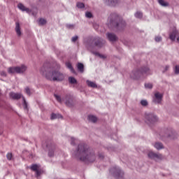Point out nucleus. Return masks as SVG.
<instances>
[{"label":"nucleus","mask_w":179,"mask_h":179,"mask_svg":"<svg viewBox=\"0 0 179 179\" xmlns=\"http://www.w3.org/2000/svg\"><path fill=\"white\" fill-rule=\"evenodd\" d=\"M73 156L85 163H93L96 160L94 152L89 149L87 145L84 143L78 145V150L73 153Z\"/></svg>","instance_id":"1"},{"label":"nucleus","mask_w":179,"mask_h":179,"mask_svg":"<svg viewBox=\"0 0 179 179\" xmlns=\"http://www.w3.org/2000/svg\"><path fill=\"white\" fill-rule=\"evenodd\" d=\"M40 72L43 76H44L48 80H53V82L57 81L60 82L61 80H64L65 78V76L58 71H54V69L43 66Z\"/></svg>","instance_id":"2"},{"label":"nucleus","mask_w":179,"mask_h":179,"mask_svg":"<svg viewBox=\"0 0 179 179\" xmlns=\"http://www.w3.org/2000/svg\"><path fill=\"white\" fill-rule=\"evenodd\" d=\"M127 26V23L122 20L118 14L116 13H113V27L117 29V30H124Z\"/></svg>","instance_id":"3"},{"label":"nucleus","mask_w":179,"mask_h":179,"mask_svg":"<svg viewBox=\"0 0 179 179\" xmlns=\"http://www.w3.org/2000/svg\"><path fill=\"white\" fill-rule=\"evenodd\" d=\"M152 72L149 67H143L140 70H134L130 73V77L131 79H138L141 78L142 75H150Z\"/></svg>","instance_id":"4"},{"label":"nucleus","mask_w":179,"mask_h":179,"mask_svg":"<svg viewBox=\"0 0 179 179\" xmlns=\"http://www.w3.org/2000/svg\"><path fill=\"white\" fill-rule=\"evenodd\" d=\"M27 71V66L22 64L20 66L10 67L8 69V73H24Z\"/></svg>","instance_id":"5"},{"label":"nucleus","mask_w":179,"mask_h":179,"mask_svg":"<svg viewBox=\"0 0 179 179\" xmlns=\"http://www.w3.org/2000/svg\"><path fill=\"white\" fill-rule=\"evenodd\" d=\"M145 121L148 125H153V124H155V122H157L159 121V117H157V115H156L155 113H145Z\"/></svg>","instance_id":"6"},{"label":"nucleus","mask_w":179,"mask_h":179,"mask_svg":"<svg viewBox=\"0 0 179 179\" xmlns=\"http://www.w3.org/2000/svg\"><path fill=\"white\" fill-rule=\"evenodd\" d=\"M113 177L116 179H124V171L120 167H113Z\"/></svg>","instance_id":"7"},{"label":"nucleus","mask_w":179,"mask_h":179,"mask_svg":"<svg viewBox=\"0 0 179 179\" xmlns=\"http://www.w3.org/2000/svg\"><path fill=\"white\" fill-rule=\"evenodd\" d=\"M166 138H170V139H176L177 133L171 128L166 129L165 130Z\"/></svg>","instance_id":"8"},{"label":"nucleus","mask_w":179,"mask_h":179,"mask_svg":"<svg viewBox=\"0 0 179 179\" xmlns=\"http://www.w3.org/2000/svg\"><path fill=\"white\" fill-rule=\"evenodd\" d=\"M162 100H163V94L159 92H156L152 99V102L155 103V104H160Z\"/></svg>","instance_id":"9"},{"label":"nucleus","mask_w":179,"mask_h":179,"mask_svg":"<svg viewBox=\"0 0 179 179\" xmlns=\"http://www.w3.org/2000/svg\"><path fill=\"white\" fill-rule=\"evenodd\" d=\"M169 38L171 41H176L177 38V42L179 43V31L177 29H173V31L169 34Z\"/></svg>","instance_id":"10"},{"label":"nucleus","mask_w":179,"mask_h":179,"mask_svg":"<svg viewBox=\"0 0 179 179\" xmlns=\"http://www.w3.org/2000/svg\"><path fill=\"white\" fill-rule=\"evenodd\" d=\"M148 156L150 159H152L153 160H160L163 159V155H162V154L155 153L154 152H150Z\"/></svg>","instance_id":"11"},{"label":"nucleus","mask_w":179,"mask_h":179,"mask_svg":"<svg viewBox=\"0 0 179 179\" xmlns=\"http://www.w3.org/2000/svg\"><path fill=\"white\" fill-rule=\"evenodd\" d=\"M31 169L33 171H36V177H38L41 175V171H40V165L34 164L31 166Z\"/></svg>","instance_id":"12"},{"label":"nucleus","mask_w":179,"mask_h":179,"mask_svg":"<svg viewBox=\"0 0 179 179\" xmlns=\"http://www.w3.org/2000/svg\"><path fill=\"white\" fill-rule=\"evenodd\" d=\"M9 96L13 100H19V99H22V94L15 92H10Z\"/></svg>","instance_id":"13"},{"label":"nucleus","mask_w":179,"mask_h":179,"mask_svg":"<svg viewBox=\"0 0 179 179\" xmlns=\"http://www.w3.org/2000/svg\"><path fill=\"white\" fill-rule=\"evenodd\" d=\"M106 41H104L101 38H95V45L96 47L101 48L104 45Z\"/></svg>","instance_id":"14"},{"label":"nucleus","mask_w":179,"mask_h":179,"mask_svg":"<svg viewBox=\"0 0 179 179\" xmlns=\"http://www.w3.org/2000/svg\"><path fill=\"white\" fill-rule=\"evenodd\" d=\"M17 8H20V10H22V12H26L27 13H31V10H30L28 8H26V6H24L22 3H18Z\"/></svg>","instance_id":"15"},{"label":"nucleus","mask_w":179,"mask_h":179,"mask_svg":"<svg viewBox=\"0 0 179 179\" xmlns=\"http://www.w3.org/2000/svg\"><path fill=\"white\" fill-rule=\"evenodd\" d=\"M153 146L155 148V149H157V150H162V149H164V145L160 142L155 143Z\"/></svg>","instance_id":"16"},{"label":"nucleus","mask_w":179,"mask_h":179,"mask_svg":"<svg viewBox=\"0 0 179 179\" xmlns=\"http://www.w3.org/2000/svg\"><path fill=\"white\" fill-rule=\"evenodd\" d=\"M15 31L18 37L22 36V31H20V24H19V22L15 23Z\"/></svg>","instance_id":"17"},{"label":"nucleus","mask_w":179,"mask_h":179,"mask_svg":"<svg viewBox=\"0 0 179 179\" xmlns=\"http://www.w3.org/2000/svg\"><path fill=\"white\" fill-rule=\"evenodd\" d=\"M86 83L88 87H92L93 89H96V87H97V84H96V83L92 82L91 80H87L86 81Z\"/></svg>","instance_id":"18"},{"label":"nucleus","mask_w":179,"mask_h":179,"mask_svg":"<svg viewBox=\"0 0 179 179\" xmlns=\"http://www.w3.org/2000/svg\"><path fill=\"white\" fill-rule=\"evenodd\" d=\"M158 3H159V5H161V6H163L164 8L169 6V3L165 1L164 0H158Z\"/></svg>","instance_id":"19"},{"label":"nucleus","mask_w":179,"mask_h":179,"mask_svg":"<svg viewBox=\"0 0 179 179\" xmlns=\"http://www.w3.org/2000/svg\"><path fill=\"white\" fill-rule=\"evenodd\" d=\"M51 120H57V118H62V115L60 114L52 113L50 117Z\"/></svg>","instance_id":"20"},{"label":"nucleus","mask_w":179,"mask_h":179,"mask_svg":"<svg viewBox=\"0 0 179 179\" xmlns=\"http://www.w3.org/2000/svg\"><path fill=\"white\" fill-rule=\"evenodd\" d=\"M88 120L91 122H96L97 121V117L94 115H89L88 116Z\"/></svg>","instance_id":"21"},{"label":"nucleus","mask_w":179,"mask_h":179,"mask_svg":"<svg viewBox=\"0 0 179 179\" xmlns=\"http://www.w3.org/2000/svg\"><path fill=\"white\" fill-rule=\"evenodd\" d=\"M69 82L70 83H71L72 85H75L76 83H78V81L76 80V79L73 77H69Z\"/></svg>","instance_id":"22"},{"label":"nucleus","mask_w":179,"mask_h":179,"mask_svg":"<svg viewBox=\"0 0 179 179\" xmlns=\"http://www.w3.org/2000/svg\"><path fill=\"white\" fill-rule=\"evenodd\" d=\"M140 104H141V106H143V107H148L149 103L148 102V100L143 99L141 101Z\"/></svg>","instance_id":"23"},{"label":"nucleus","mask_w":179,"mask_h":179,"mask_svg":"<svg viewBox=\"0 0 179 179\" xmlns=\"http://www.w3.org/2000/svg\"><path fill=\"white\" fill-rule=\"evenodd\" d=\"M47 23V20H45V19L44 18H40L38 20V24H40L41 26H44V24H45Z\"/></svg>","instance_id":"24"},{"label":"nucleus","mask_w":179,"mask_h":179,"mask_svg":"<svg viewBox=\"0 0 179 179\" xmlns=\"http://www.w3.org/2000/svg\"><path fill=\"white\" fill-rule=\"evenodd\" d=\"M135 17H137V19H142V17L143 16V14L141 12H136L134 14Z\"/></svg>","instance_id":"25"},{"label":"nucleus","mask_w":179,"mask_h":179,"mask_svg":"<svg viewBox=\"0 0 179 179\" xmlns=\"http://www.w3.org/2000/svg\"><path fill=\"white\" fill-rule=\"evenodd\" d=\"M77 68H78V71H80V72H83V69H84L83 64L78 63L77 65Z\"/></svg>","instance_id":"26"},{"label":"nucleus","mask_w":179,"mask_h":179,"mask_svg":"<svg viewBox=\"0 0 179 179\" xmlns=\"http://www.w3.org/2000/svg\"><path fill=\"white\" fill-rule=\"evenodd\" d=\"M66 66H67L71 72L75 73V70L73 69V67H72V64L71 63H66Z\"/></svg>","instance_id":"27"},{"label":"nucleus","mask_w":179,"mask_h":179,"mask_svg":"<svg viewBox=\"0 0 179 179\" xmlns=\"http://www.w3.org/2000/svg\"><path fill=\"white\" fill-rule=\"evenodd\" d=\"M121 3V0H113V6H118Z\"/></svg>","instance_id":"28"},{"label":"nucleus","mask_w":179,"mask_h":179,"mask_svg":"<svg viewBox=\"0 0 179 179\" xmlns=\"http://www.w3.org/2000/svg\"><path fill=\"white\" fill-rule=\"evenodd\" d=\"M76 6L79 9H82V8H85V3H81V2H78L77 4H76Z\"/></svg>","instance_id":"29"},{"label":"nucleus","mask_w":179,"mask_h":179,"mask_svg":"<svg viewBox=\"0 0 179 179\" xmlns=\"http://www.w3.org/2000/svg\"><path fill=\"white\" fill-rule=\"evenodd\" d=\"M94 55H96L97 57H99V58H102V59H106V55H101L99 52H94Z\"/></svg>","instance_id":"30"},{"label":"nucleus","mask_w":179,"mask_h":179,"mask_svg":"<svg viewBox=\"0 0 179 179\" xmlns=\"http://www.w3.org/2000/svg\"><path fill=\"white\" fill-rule=\"evenodd\" d=\"M78 139L73 138V137H71V145H76V143H78Z\"/></svg>","instance_id":"31"},{"label":"nucleus","mask_w":179,"mask_h":179,"mask_svg":"<svg viewBox=\"0 0 179 179\" xmlns=\"http://www.w3.org/2000/svg\"><path fill=\"white\" fill-rule=\"evenodd\" d=\"M22 100H23V107L24 110H27V102H26V99L23 96H22Z\"/></svg>","instance_id":"32"},{"label":"nucleus","mask_w":179,"mask_h":179,"mask_svg":"<svg viewBox=\"0 0 179 179\" xmlns=\"http://www.w3.org/2000/svg\"><path fill=\"white\" fill-rule=\"evenodd\" d=\"M107 38H108V40H109V41L113 42V34L112 33H108Z\"/></svg>","instance_id":"33"},{"label":"nucleus","mask_w":179,"mask_h":179,"mask_svg":"<svg viewBox=\"0 0 179 179\" xmlns=\"http://www.w3.org/2000/svg\"><path fill=\"white\" fill-rule=\"evenodd\" d=\"M145 89H152L153 85L152 83H146L145 84Z\"/></svg>","instance_id":"34"},{"label":"nucleus","mask_w":179,"mask_h":179,"mask_svg":"<svg viewBox=\"0 0 179 179\" xmlns=\"http://www.w3.org/2000/svg\"><path fill=\"white\" fill-rule=\"evenodd\" d=\"M174 72H175L176 75H178L179 74V65H176L175 66Z\"/></svg>","instance_id":"35"},{"label":"nucleus","mask_w":179,"mask_h":179,"mask_svg":"<svg viewBox=\"0 0 179 179\" xmlns=\"http://www.w3.org/2000/svg\"><path fill=\"white\" fill-rule=\"evenodd\" d=\"M85 16L86 17H88L89 19H90V17H92L93 15L90 12H87L85 13Z\"/></svg>","instance_id":"36"},{"label":"nucleus","mask_w":179,"mask_h":179,"mask_svg":"<svg viewBox=\"0 0 179 179\" xmlns=\"http://www.w3.org/2000/svg\"><path fill=\"white\" fill-rule=\"evenodd\" d=\"M6 157H7L8 160H12V157H13L12 153H10V152L8 153L6 155Z\"/></svg>","instance_id":"37"},{"label":"nucleus","mask_w":179,"mask_h":179,"mask_svg":"<svg viewBox=\"0 0 179 179\" xmlns=\"http://www.w3.org/2000/svg\"><path fill=\"white\" fill-rule=\"evenodd\" d=\"M169 69H170V66L166 65L164 67V70L162 71V72H167V71H169Z\"/></svg>","instance_id":"38"},{"label":"nucleus","mask_w":179,"mask_h":179,"mask_svg":"<svg viewBox=\"0 0 179 179\" xmlns=\"http://www.w3.org/2000/svg\"><path fill=\"white\" fill-rule=\"evenodd\" d=\"M105 1V3H106L108 6H110L111 3H113V0H104Z\"/></svg>","instance_id":"39"},{"label":"nucleus","mask_w":179,"mask_h":179,"mask_svg":"<svg viewBox=\"0 0 179 179\" xmlns=\"http://www.w3.org/2000/svg\"><path fill=\"white\" fill-rule=\"evenodd\" d=\"M161 41H162V36H156L155 37V41L157 43H160Z\"/></svg>","instance_id":"40"},{"label":"nucleus","mask_w":179,"mask_h":179,"mask_svg":"<svg viewBox=\"0 0 179 179\" xmlns=\"http://www.w3.org/2000/svg\"><path fill=\"white\" fill-rule=\"evenodd\" d=\"M55 97L56 99V100H57L59 101V103H61V96L57 94H55Z\"/></svg>","instance_id":"41"},{"label":"nucleus","mask_w":179,"mask_h":179,"mask_svg":"<svg viewBox=\"0 0 179 179\" xmlns=\"http://www.w3.org/2000/svg\"><path fill=\"white\" fill-rule=\"evenodd\" d=\"M25 92H26V93H27V94H28V96H30V88H29V87H26L25 88Z\"/></svg>","instance_id":"42"},{"label":"nucleus","mask_w":179,"mask_h":179,"mask_svg":"<svg viewBox=\"0 0 179 179\" xmlns=\"http://www.w3.org/2000/svg\"><path fill=\"white\" fill-rule=\"evenodd\" d=\"M66 27H67V29H73L75 27V25H73V24H67Z\"/></svg>","instance_id":"43"},{"label":"nucleus","mask_w":179,"mask_h":179,"mask_svg":"<svg viewBox=\"0 0 179 179\" xmlns=\"http://www.w3.org/2000/svg\"><path fill=\"white\" fill-rule=\"evenodd\" d=\"M78 40V36H75L72 38L71 41H73V43H75V41H76Z\"/></svg>","instance_id":"44"},{"label":"nucleus","mask_w":179,"mask_h":179,"mask_svg":"<svg viewBox=\"0 0 179 179\" xmlns=\"http://www.w3.org/2000/svg\"><path fill=\"white\" fill-rule=\"evenodd\" d=\"M117 40H118V37H117V36L115 35H113V41L114 43V41H117Z\"/></svg>","instance_id":"45"},{"label":"nucleus","mask_w":179,"mask_h":179,"mask_svg":"<svg viewBox=\"0 0 179 179\" xmlns=\"http://www.w3.org/2000/svg\"><path fill=\"white\" fill-rule=\"evenodd\" d=\"M1 76H6V73L3 71V72H1Z\"/></svg>","instance_id":"46"},{"label":"nucleus","mask_w":179,"mask_h":179,"mask_svg":"<svg viewBox=\"0 0 179 179\" xmlns=\"http://www.w3.org/2000/svg\"><path fill=\"white\" fill-rule=\"evenodd\" d=\"M48 155H49V156L51 157L52 156L54 155V152H50L48 153Z\"/></svg>","instance_id":"47"},{"label":"nucleus","mask_w":179,"mask_h":179,"mask_svg":"<svg viewBox=\"0 0 179 179\" xmlns=\"http://www.w3.org/2000/svg\"><path fill=\"white\" fill-rule=\"evenodd\" d=\"M112 23H113V21H111V20H110V24H108V26H110V24H111Z\"/></svg>","instance_id":"48"},{"label":"nucleus","mask_w":179,"mask_h":179,"mask_svg":"<svg viewBox=\"0 0 179 179\" xmlns=\"http://www.w3.org/2000/svg\"><path fill=\"white\" fill-rule=\"evenodd\" d=\"M162 139L163 140V139H164V138H162Z\"/></svg>","instance_id":"49"}]
</instances>
